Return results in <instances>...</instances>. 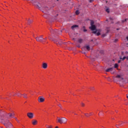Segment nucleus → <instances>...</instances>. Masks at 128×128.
Segmentation results:
<instances>
[{
    "label": "nucleus",
    "mask_w": 128,
    "mask_h": 128,
    "mask_svg": "<svg viewBox=\"0 0 128 128\" xmlns=\"http://www.w3.org/2000/svg\"><path fill=\"white\" fill-rule=\"evenodd\" d=\"M116 78H120V80H124V77H122V75L118 74Z\"/></svg>",
    "instance_id": "6e6552de"
},
{
    "label": "nucleus",
    "mask_w": 128,
    "mask_h": 128,
    "mask_svg": "<svg viewBox=\"0 0 128 128\" xmlns=\"http://www.w3.org/2000/svg\"><path fill=\"white\" fill-rule=\"evenodd\" d=\"M126 98L128 99V95H126Z\"/></svg>",
    "instance_id": "ea45409f"
},
{
    "label": "nucleus",
    "mask_w": 128,
    "mask_h": 128,
    "mask_svg": "<svg viewBox=\"0 0 128 128\" xmlns=\"http://www.w3.org/2000/svg\"><path fill=\"white\" fill-rule=\"evenodd\" d=\"M118 64H120V60H118Z\"/></svg>",
    "instance_id": "4c0bfd02"
},
{
    "label": "nucleus",
    "mask_w": 128,
    "mask_h": 128,
    "mask_svg": "<svg viewBox=\"0 0 128 128\" xmlns=\"http://www.w3.org/2000/svg\"><path fill=\"white\" fill-rule=\"evenodd\" d=\"M120 60H124L126 59V56H124V58H122V56H120Z\"/></svg>",
    "instance_id": "a211bd4d"
},
{
    "label": "nucleus",
    "mask_w": 128,
    "mask_h": 128,
    "mask_svg": "<svg viewBox=\"0 0 128 128\" xmlns=\"http://www.w3.org/2000/svg\"><path fill=\"white\" fill-rule=\"evenodd\" d=\"M28 24H30L32 22V20H31L30 19H28Z\"/></svg>",
    "instance_id": "f3484780"
},
{
    "label": "nucleus",
    "mask_w": 128,
    "mask_h": 128,
    "mask_svg": "<svg viewBox=\"0 0 128 128\" xmlns=\"http://www.w3.org/2000/svg\"><path fill=\"white\" fill-rule=\"evenodd\" d=\"M54 42L55 44H62V41L60 40L59 39H57L55 40H54Z\"/></svg>",
    "instance_id": "0eeeda50"
},
{
    "label": "nucleus",
    "mask_w": 128,
    "mask_h": 128,
    "mask_svg": "<svg viewBox=\"0 0 128 128\" xmlns=\"http://www.w3.org/2000/svg\"><path fill=\"white\" fill-rule=\"evenodd\" d=\"M12 114V116H14V112H12V113H11Z\"/></svg>",
    "instance_id": "c9c22d12"
},
{
    "label": "nucleus",
    "mask_w": 128,
    "mask_h": 128,
    "mask_svg": "<svg viewBox=\"0 0 128 128\" xmlns=\"http://www.w3.org/2000/svg\"><path fill=\"white\" fill-rule=\"evenodd\" d=\"M31 2H32V4H34V6H36V8H40V6H38L39 4H34V0H31Z\"/></svg>",
    "instance_id": "ddd939ff"
},
{
    "label": "nucleus",
    "mask_w": 128,
    "mask_h": 128,
    "mask_svg": "<svg viewBox=\"0 0 128 128\" xmlns=\"http://www.w3.org/2000/svg\"><path fill=\"white\" fill-rule=\"evenodd\" d=\"M78 42H80V44L82 43V38L79 39L78 40Z\"/></svg>",
    "instance_id": "412c9836"
},
{
    "label": "nucleus",
    "mask_w": 128,
    "mask_h": 128,
    "mask_svg": "<svg viewBox=\"0 0 128 128\" xmlns=\"http://www.w3.org/2000/svg\"><path fill=\"white\" fill-rule=\"evenodd\" d=\"M126 58L127 60H128V56H126Z\"/></svg>",
    "instance_id": "e433bc0d"
},
{
    "label": "nucleus",
    "mask_w": 128,
    "mask_h": 128,
    "mask_svg": "<svg viewBox=\"0 0 128 128\" xmlns=\"http://www.w3.org/2000/svg\"><path fill=\"white\" fill-rule=\"evenodd\" d=\"M113 70H114V68H108L106 69V72H112Z\"/></svg>",
    "instance_id": "f8f14e48"
},
{
    "label": "nucleus",
    "mask_w": 128,
    "mask_h": 128,
    "mask_svg": "<svg viewBox=\"0 0 128 128\" xmlns=\"http://www.w3.org/2000/svg\"><path fill=\"white\" fill-rule=\"evenodd\" d=\"M118 64H114V68H118Z\"/></svg>",
    "instance_id": "5701e85b"
},
{
    "label": "nucleus",
    "mask_w": 128,
    "mask_h": 128,
    "mask_svg": "<svg viewBox=\"0 0 128 128\" xmlns=\"http://www.w3.org/2000/svg\"><path fill=\"white\" fill-rule=\"evenodd\" d=\"M16 95L18 96H22V94L20 93H17Z\"/></svg>",
    "instance_id": "393cba45"
},
{
    "label": "nucleus",
    "mask_w": 128,
    "mask_h": 128,
    "mask_svg": "<svg viewBox=\"0 0 128 128\" xmlns=\"http://www.w3.org/2000/svg\"><path fill=\"white\" fill-rule=\"evenodd\" d=\"M84 114L86 116H88V113H85Z\"/></svg>",
    "instance_id": "2f4dec72"
},
{
    "label": "nucleus",
    "mask_w": 128,
    "mask_h": 128,
    "mask_svg": "<svg viewBox=\"0 0 128 128\" xmlns=\"http://www.w3.org/2000/svg\"><path fill=\"white\" fill-rule=\"evenodd\" d=\"M38 124V120H32V124H33L34 126H36V124Z\"/></svg>",
    "instance_id": "4468645a"
},
{
    "label": "nucleus",
    "mask_w": 128,
    "mask_h": 128,
    "mask_svg": "<svg viewBox=\"0 0 128 128\" xmlns=\"http://www.w3.org/2000/svg\"><path fill=\"white\" fill-rule=\"evenodd\" d=\"M16 120H18V119H16Z\"/></svg>",
    "instance_id": "8fccbe9b"
},
{
    "label": "nucleus",
    "mask_w": 128,
    "mask_h": 128,
    "mask_svg": "<svg viewBox=\"0 0 128 128\" xmlns=\"http://www.w3.org/2000/svg\"><path fill=\"white\" fill-rule=\"evenodd\" d=\"M106 12H110V9L108 8L106 9Z\"/></svg>",
    "instance_id": "bb28decb"
},
{
    "label": "nucleus",
    "mask_w": 128,
    "mask_h": 128,
    "mask_svg": "<svg viewBox=\"0 0 128 128\" xmlns=\"http://www.w3.org/2000/svg\"><path fill=\"white\" fill-rule=\"evenodd\" d=\"M42 68L44 69L47 68L48 64L46 63H43L42 65Z\"/></svg>",
    "instance_id": "9b49d317"
},
{
    "label": "nucleus",
    "mask_w": 128,
    "mask_h": 128,
    "mask_svg": "<svg viewBox=\"0 0 128 128\" xmlns=\"http://www.w3.org/2000/svg\"><path fill=\"white\" fill-rule=\"evenodd\" d=\"M126 22V19H125L124 20H122V22Z\"/></svg>",
    "instance_id": "473e14b6"
},
{
    "label": "nucleus",
    "mask_w": 128,
    "mask_h": 128,
    "mask_svg": "<svg viewBox=\"0 0 128 128\" xmlns=\"http://www.w3.org/2000/svg\"><path fill=\"white\" fill-rule=\"evenodd\" d=\"M86 48L87 50H90V46L87 45L84 46V48H82V50H84V49Z\"/></svg>",
    "instance_id": "9d476101"
},
{
    "label": "nucleus",
    "mask_w": 128,
    "mask_h": 128,
    "mask_svg": "<svg viewBox=\"0 0 128 128\" xmlns=\"http://www.w3.org/2000/svg\"><path fill=\"white\" fill-rule=\"evenodd\" d=\"M46 127L47 128H52V126H49L48 125H46Z\"/></svg>",
    "instance_id": "a878e982"
},
{
    "label": "nucleus",
    "mask_w": 128,
    "mask_h": 128,
    "mask_svg": "<svg viewBox=\"0 0 128 128\" xmlns=\"http://www.w3.org/2000/svg\"><path fill=\"white\" fill-rule=\"evenodd\" d=\"M50 32L52 33V32H54V30H52V29L50 28Z\"/></svg>",
    "instance_id": "c756f323"
},
{
    "label": "nucleus",
    "mask_w": 128,
    "mask_h": 128,
    "mask_svg": "<svg viewBox=\"0 0 128 128\" xmlns=\"http://www.w3.org/2000/svg\"><path fill=\"white\" fill-rule=\"evenodd\" d=\"M122 124H124L123 122H119V124L118 125V124H116V126L118 128V126H122Z\"/></svg>",
    "instance_id": "2eb2a0df"
},
{
    "label": "nucleus",
    "mask_w": 128,
    "mask_h": 128,
    "mask_svg": "<svg viewBox=\"0 0 128 128\" xmlns=\"http://www.w3.org/2000/svg\"><path fill=\"white\" fill-rule=\"evenodd\" d=\"M0 98H2V97L0 96Z\"/></svg>",
    "instance_id": "37998d69"
},
{
    "label": "nucleus",
    "mask_w": 128,
    "mask_h": 128,
    "mask_svg": "<svg viewBox=\"0 0 128 128\" xmlns=\"http://www.w3.org/2000/svg\"><path fill=\"white\" fill-rule=\"evenodd\" d=\"M81 104L82 106H84V104L83 102L81 103Z\"/></svg>",
    "instance_id": "c85d7f7f"
},
{
    "label": "nucleus",
    "mask_w": 128,
    "mask_h": 128,
    "mask_svg": "<svg viewBox=\"0 0 128 128\" xmlns=\"http://www.w3.org/2000/svg\"><path fill=\"white\" fill-rule=\"evenodd\" d=\"M54 32H56V34H60V32H59L58 30H54Z\"/></svg>",
    "instance_id": "aec40b11"
},
{
    "label": "nucleus",
    "mask_w": 128,
    "mask_h": 128,
    "mask_svg": "<svg viewBox=\"0 0 128 128\" xmlns=\"http://www.w3.org/2000/svg\"><path fill=\"white\" fill-rule=\"evenodd\" d=\"M58 106H60V108H62V104H58Z\"/></svg>",
    "instance_id": "72a5a7b5"
},
{
    "label": "nucleus",
    "mask_w": 128,
    "mask_h": 128,
    "mask_svg": "<svg viewBox=\"0 0 128 128\" xmlns=\"http://www.w3.org/2000/svg\"><path fill=\"white\" fill-rule=\"evenodd\" d=\"M8 115L9 116L10 118H12V113H8Z\"/></svg>",
    "instance_id": "4be33fe9"
},
{
    "label": "nucleus",
    "mask_w": 128,
    "mask_h": 128,
    "mask_svg": "<svg viewBox=\"0 0 128 128\" xmlns=\"http://www.w3.org/2000/svg\"><path fill=\"white\" fill-rule=\"evenodd\" d=\"M35 38H36V42H44V39L42 37V36H37V37Z\"/></svg>",
    "instance_id": "7ed1b4c3"
},
{
    "label": "nucleus",
    "mask_w": 128,
    "mask_h": 128,
    "mask_svg": "<svg viewBox=\"0 0 128 128\" xmlns=\"http://www.w3.org/2000/svg\"><path fill=\"white\" fill-rule=\"evenodd\" d=\"M126 40H128V36L126 37Z\"/></svg>",
    "instance_id": "58836bf2"
},
{
    "label": "nucleus",
    "mask_w": 128,
    "mask_h": 128,
    "mask_svg": "<svg viewBox=\"0 0 128 128\" xmlns=\"http://www.w3.org/2000/svg\"><path fill=\"white\" fill-rule=\"evenodd\" d=\"M48 7H45L43 8V10H42V12H44V14H46V12H48Z\"/></svg>",
    "instance_id": "1a4fd4ad"
},
{
    "label": "nucleus",
    "mask_w": 128,
    "mask_h": 128,
    "mask_svg": "<svg viewBox=\"0 0 128 128\" xmlns=\"http://www.w3.org/2000/svg\"><path fill=\"white\" fill-rule=\"evenodd\" d=\"M22 96H24V98H28L27 96L28 94H23Z\"/></svg>",
    "instance_id": "6ab92c4d"
},
{
    "label": "nucleus",
    "mask_w": 128,
    "mask_h": 128,
    "mask_svg": "<svg viewBox=\"0 0 128 128\" xmlns=\"http://www.w3.org/2000/svg\"><path fill=\"white\" fill-rule=\"evenodd\" d=\"M44 40H46V38H44Z\"/></svg>",
    "instance_id": "de8ad7c7"
},
{
    "label": "nucleus",
    "mask_w": 128,
    "mask_h": 128,
    "mask_svg": "<svg viewBox=\"0 0 128 128\" xmlns=\"http://www.w3.org/2000/svg\"><path fill=\"white\" fill-rule=\"evenodd\" d=\"M55 128H58V126H56Z\"/></svg>",
    "instance_id": "79ce46f5"
},
{
    "label": "nucleus",
    "mask_w": 128,
    "mask_h": 128,
    "mask_svg": "<svg viewBox=\"0 0 128 128\" xmlns=\"http://www.w3.org/2000/svg\"><path fill=\"white\" fill-rule=\"evenodd\" d=\"M94 0H89V2H92Z\"/></svg>",
    "instance_id": "cd10ccee"
},
{
    "label": "nucleus",
    "mask_w": 128,
    "mask_h": 128,
    "mask_svg": "<svg viewBox=\"0 0 128 128\" xmlns=\"http://www.w3.org/2000/svg\"><path fill=\"white\" fill-rule=\"evenodd\" d=\"M44 98L42 96H39L38 98V102H44Z\"/></svg>",
    "instance_id": "20e7f679"
},
{
    "label": "nucleus",
    "mask_w": 128,
    "mask_h": 128,
    "mask_svg": "<svg viewBox=\"0 0 128 128\" xmlns=\"http://www.w3.org/2000/svg\"><path fill=\"white\" fill-rule=\"evenodd\" d=\"M16 120H18V119H16Z\"/></svg>",
    "instance_id": "09e8293b"
},
{
    "label": "nucleus",
    "mask_w": 128,
    "mask_h": 128,
    "mask_svg": "<svg viewBox=\"0 0 128 128\" xmlns=\"http://www.w3.org/2000/svg\"><path fill=\"white\" fill-rule=\"evenodd\" d=\"M27 116L29 118H34V113L32 112H28L27 114Z\"/></svg>",
    "instance_id": "39448f33"
},
{
    "label": "nucleus",
    "mask_w": 128,
    "mask_h": 128,
    "mask_svg": "<svg viewBox=\"0 0 128 128\" xmlns=\"http://www.w3.org/2000/svg\"><path fill=\"white\" fill-rule=\"evenodd\" d=\"M78 28V25H74L72 26V30H74V28Z\"/></svg>",
    "instance_id": "dca6fc26"
},
{
    "label": "nucleus",
    "mask_w": 128,
    "mask_h": 128,
    "mask_svg": "<svg viewBox=\"0 0 128 128\" xmlns=\"http://www.w3.org/2000/svg\"><path fill=\"white\" fill-rule=\"evenodd\" d=\"M82 54H86V52H84V51H82Z\"/></svg>",
    "instance_id": "f704fd0d"
},
{
    "label": "nucleus",
    "mask_w": 128,
    "mask_h": 128,
    "mask_svg": "<svg viewBox=\"0 0 128 128\" xmlns=\"http://www.w3.org/2000/svg\"><path fill=\"white\" fill-rule=\"evenodd\" d=\"M90 116H92V113H90Z\"/></svg>",
    "instance_id": "a18cd8bd"
},
{
    "label": "nucleus",
    "mask_w": 128,
    "mask_h": 128,
    "mask_svg": "<svg viewBox=\"0 0 128 128\" xmlns=\"http://www.w3.org/2000/svg\"><path fill=\"white\" fill-rule=\"evenodd\" d=\"M58 118V122H59V124H66V122H68V119L64 117H62L61 118H60L58 117H57Z\"/></svg>",
    "instance_id": "f03ea898"
},
{
    "label": "nucleus",
    "mask_w": 128,
    "mask_h": 128,
    "mask_svg": "<svg viewBox=\"0 0 128 128\" xmlns=\"http://www.w3.org/2000/svg\"><path fill=\"white\" fill-rule=\"evenodd\" d=\"M4 124L6 128H10V126H12V123L10 122H6Z\"/></svg>",
    "instance_id": "423d86ee"
},
{
    "label": "nucleus",
    "mask_w": 128,
    "mask_h": 128,
    "mask_svg": "<svg viewBox=\"0 0 128 128\" xmlns=\"http://www.w3.org/2000/svg\"><path fill=\"white\" fill-rule=\"evenodd\" d=\"M94 22L92 20L90 22L91 26L90 27V28L92 30H95L93 32L94 34H96L97 36H100V30H96V26L94 25Z\"/></svg>",
    "instance_id": "f257e3e1"
},
{
    "label": "nucleus",
    "mask_w": 128,
    "mask_h": 128,
    "mask_svg": "<svg viewBox=\"0 0 128 128\" xmlns=\"http://www.w3.org/2000/svg\"><path fill=\"white\" fill-rule=\"evenodd\" d=\"M103 36H106L105 35H103Z\"/></svg>",
    "instance_id": "49530a36"
},
{
    "label": "nucleus",
    "mask_w": 128,
    "mask_h": 128,
    "mask_svg": "<svg viewBox=\"0 0 128 128\" xmlns=\"http://www.w3.org/2000/svg\"><path fill=\"white\" fill-rule=\"evenodd\" d=\"M16 96V94H14V95H13V96Z\"/></svg>",
    "instance_id": "c03bdc74"
},
{
    "label": "nucleus",
    "mask_w": 128,
    "mask_h": 128,
    "mask_svg": "<svg viewBox=\"0 0 128 128\" xmlns=\"http://www.w3.org/2000/svg\"><path fill=\"white\" fill-rule=\"evenodd\" d=\"M76 14H80V11H78V10H76Z\"/></svg>",
    "instance_id": "b1692460"
},
{
    "label": "nucleus",
    "mask_w": 128,
    "mask_h": 128,
    "mask_svg": "<svg viewBox=\"0 0 128 128\" xmlns=\"http://www.w3.org/2000/svg\"><path fill=\"white\" fill-rule=\"evenodd\" d=\"M83 28H84V32H86V30L84 29V26H83Z\"/></svg>",
    "instance_id": "7c9ffc66"
},
{
    "label": "nucleus",
    "mask_w": 128,
    "mask_h": 128,
    "mask_svg": "<svg viewBox=\"0 0 128 128\" xmlns=\"http://www.w3.org/2000/svg\"><path fill=\"white\" fill-rule=\"evenodd\" d=\"M48 38H49V40H50V39H51V38H50V37H48Z\"/></svg>",
    "instance_id": "a19ab883"
}]
</instances>
